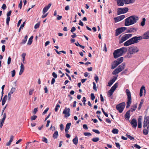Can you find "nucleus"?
<instances>
[{
    "label": "nucleus",
    "instance_id": "45",
    "mask_svg": "<svg viewBox=\"0 0 149 149\" xmlns=\"http://www.w3.org/2000/svg\"><path fill=\"white\" fill-rule=\"evenodd\" d=\"M91 99L92 100H94V99L95 98V97L93 93H91Z\"/></svg>",
    "mask_w": 149,
    "mask_h": 149
},
{
    "label": "nucleus",
    "instance_id": "1",
    "mask_svg": "<svg viewBox=\"0 0 149 149\" xmlns=\"http://www.w3.org/2000/svg\"><path fill=\"white\" fill-rule=\"evenodd\" d=\"M139 17L136 15H132L125 19V25L128 26L136 23L139 20Z\"/></svg>",
    "mask_w": 149,
    "mask_h": 149
},
{
    "label": "nucleus",
    "instance_id": "23",
    "mask_svg": "<svg viewBox=\"0 0 149 149\" xmlns=\"http://www.w3.org/2000/svg\"><path fill=\"white\" fill-rule=\"evenodd\" d=\"M141 119L139 117L138 119V128H140L141 127Z\"/></svg>",
    "mask_w": 149,
    "mask_h": 149
},
{
    "label": "nucleus",
    "instance_id": "63",
    "mask_svg": "<svg viewBox=\"0 0 149 149\" xmlns=\"http://www.w3.org/2000/svg\"><path fill=\"white\" fill-rule=\"evenodd\" d=\"M12 93H10L9 92L8 94V100H10L11 98V95Z\"/></svg>",
    "mask_w": 149,
    "mask_h": 149
},
{
    "label": "nucleus",
    "instance_id": "32",
    "mask_svg": "<svg viewBox=\"0 0 149 149\" xmlns=\"http://www.w3.org/2000/svg\"><path fill=\"white\" fill-rule=\"evenodd\" d=\"M146 19L145 18H143L142 19V21L141 23V25L142 26H143L145 24Z\"/></svg>",
    "mask_w": 149,
    "mask_h": 149
},
{
    "label": "nucleus",
    "instance_id": "3",
    "mask_svg": "<svg viewBox=\"0 0 149 149\" xmlns=\"http://www.w3.org/2000/svg\"><path fill=\"white\" fill-rule=\"evenodd\" d=\"M142 39L141 36H134L125 42L124 44L125 46H128L131 45L138 43L139 40Z\"/></svg>",
    "mask_w": 149,
    "mask_h": 149
},
{
    "label": "nucleus",
    "instance_id": "14",
    "mask_svg": "<svg viewBox=\"0 0 149 149\" xmlns=\"http://www.w3.org/2000/svg\"><path fill=\"white\" fill-rule=\"evenodd\" d=\"M6 113H3L2 119L0 120V127L1 128H2L3 124L5 121V119L6 118Z\"/></svg>",
    "mask_w": 149,
    "mask_h": 149
},
{
    "label": "nucleus",
    "instance_id": "4",
    "mask_svg": "<svg viewBox=\"0 0 149 149\" xmlns=\"http://www.w3.org/2000/svg\"><path fill=\"white\" fill-rule=\"evenodd\" d=\"M139 51V49L136 46H132L129 47L127 52V56L130 58L131 57V55L137 53Z\"/></svg>",
    "mask_w": 149,
    "mask_h": 149
},
{
    "label": "nucleus",
    "instance_id": "51",
    "mask_svg": "<svg viewBox=\"0 0 149 149\" xmlns=\"http://www.w3.org/2000/svg\"><path fill=\"white\" fill-rule=\"evenodd\" d=\"M60 105L58 104H57L56 105L55 108V111L56 112L58 110V108L59 107Z\"/></svg>",
    "mask_w": 149,
    "mask_h": 149
},
{
    "label": "nucleus",
    "instance_id": "54",
    "mask_svg": "<svg viewBox=\"0 0 149 149\" xmlns=\"http://www.w3.org/2000/svg\"><path fill=\"white\" fill-rule=\"evenodd\" d=\"M11 61V58L10 57H9L8 59L7 64L9 65L10 64Z\"/></svg>",
    "mask_w": 149,
    "mask_h": 149
},
{
    "label": "nucleus",
    "instance_id": "19",
    "mask_svg": "<svg viewBox=\"0 0 149 149\" xmlns=\"http://www.w3.org/2000/svg\"><path fill=\"white\" fill-rule=\"evenodd\" d=\"M137 29L134 27H131L127 30V32L133 33L134 32L136 31Z\"/></svg>",
    "mask_w": 149,
    "mask_h": 149
},
{
    "label": "nucleus",
    "instance_id": "5",
    "mask_svg": "<svg viewBox=\"0 0 149 149\" xmlns=\"http://www.w3.org/2000/svg\"><path fill=\"white\" fill-rule=\"evenodd\" d=\"M125 63H123L121 65H119L118 67L116 69L112 72L113 75L116 74L122 71L125 68Z\"/></svg>",
    "mask_w": 149,
    "mask_h": 149
},
{
    "label": "nucleus",
    "instance_id": "61",
    "mask_svg": "<svg viewBox=\"0 0 149 149\" xmlns=\"http://www.w3.org/2000/svg\"><path fill=\"white\" fill-rule=\"evenodd\" d=\"M142 104H143V102H140V104L139 105V107L138 108V110H139L140 109Z\"/></svg>",
    "mask_w": 149,
    "mask_h": 149
},
{
    "label": "nucleus",
    "instance_id": "44",
    "mask_svg": "<svg viewBox=\"0 0 149 149\" xmlns=\"http://www.w3.org/2000/svg\"><path fill=\"white\" fill-rule=\"evenodd\" d=\"M37 118V116L36 115H33L31 117V120H34Z\"/></svg>",
    "mask_w": 149,
    "mask_h": 149
},
{
    "label": "nucleus",
    "instance_id": "50",
    "mask_svg": "<svg viewBox=\"0 0 149 149\" xmlns=\"http://www.w3.org/2000/svg\"><path fill=\"white\" fill-rule=\"evenodd\" d=\"M84 134L85 136H91V134L89 132H84Z\"/></svg>",
    "mask_w": 149,
    "mask_h": 149
},
{
    "label": "nucleus",
    "instance_id": "13",
    "mask_svg": "<svg viewBox=\"0 0 149 149\" xmlns=\"http://www.w3.org/2000/svg\"><path fill=\"white\" fill-rule=\"evenodd\" d=\"M70 109L69 108L65 107L63 111V114H65V117L67 118L70 116Z\"/></svg>",
    "mask_w": 149,
    "mask_h": 149
},
{
    "label": "nucleus",
    "instance_id": "21",
    "mask_svg": "<svg viewBox=\"0 0 149 149\" xmlns=\"http://www.w3.org/2000/svg\"><path fill=\"white\" fill-rule=\"evenodd\" d=\"M143 38L145 39L149 38V30L144 34Z\"/></svg>",
    "mask_w": 149,
    "mask_h": 149
},
{
    "label": "nucleus",
    "instance_id": "6",
    "mask_svg": "<svg viewBox=\"0 0 149 149\" xmlns=\"http://www.w3.org/2000/svg\"><path fill=\"white\" fill-rule=\"evenodd\" d=\"M125 92L127 97V101L126 107L128 108L130 107L131 103V96L130 92L128 89H126Z\"/></svg>",
    "mask_w": 149,
    "mask_h": 149
},
{
    "label": "nucleus",
    "instance_id": "46",
    "mask_svg": "<svg viewBox=\"0 0 149 149\" xmlns=\"http://www.w3.org/2000/svg\"><path fill=\"white\" fill-rule=\"evenodd\" d=\"M34 91L33 89H30L29 92V95H31L33 93V92Z\"/></svg>",
    "mask_w": 149,
    "mask_h": 149
},
{
    "label": "nucleus",
    "instance_id": "17",
    "mask_svg": "<svg viewBox=\"0 0 149 149\" xmlns=\"http://www.w3.org/2000/svg\"><path fill=\"white\" fill-rule=\"evenodd\" d=\"M117 5L118 6H123L124 4V0H117Z\"/></svg>",
    "mask_w": 149,
    "mask_h": 149
},
{
    "label": "nucleus",
    "instance_id": "62",
    "mask_svg": "<svg viewBox=\"0 0 149 149\" xmlns=\"http://www.w3.org/2000/svg\"><path fill=\"white\" fill-rule=\"evenodd\" d=\"M116 145V147L119 148H120V145L118 143H115Z\"/></svg>",
    "mask_w": 149,
    "mask_h": 149
},
{
    "label": "nucleus",
    "instance_id": "34",
    "mask_svg": "<svg viewBox=\"0 0 149 149\" xmlns=\"http://www.w3.org/2000/svg\"><path fill=\"white\" fill-rule=\"evenodd\" d=\"M118 64H117L116 63H114V61L113 62V64L111 66V69H114L115 68H116L118 65Z\"/></svg>",
    "mask_w": 149,
    "mask_h": 149
},
{
    "label": "nucleus",
    "instance_id": "53",
    "mask_svg": "<svg viewBox=\"0 0 149 149\" xmlns=\"http://www.w3.org/2000/svg\"><path fill=\"white\" fill-rule=\"evenodd\" d=\"M92 131L93 132L98 134H100V132L98 130L93 129Z\"/></svg>",
    "mask_w": 149,
    "mask_h": 149
},
{
    "label": "nucleus",
    "instance_id": "26",
    "mask_svg": "<svg viewBox=\"0 0 149 149\" xmlns=\"http://www.w3.org/2000/svg\"><path fill=\"white\" fill-rule=\"evenodd\" d=\"M78 138L77 136H76L73 139L72 142L74 144L77 145L78 143Z\"/></svg>",
    "mask_w": 149,
    "mask_h": 149
},
{
    "label": "nucleus",
    "instance_id": "31",
    "mask_svg": "<svg viewBox=\"0 0 149 149\" xmlns=\"http://www.w3.org/2000/svg\"><path fill=\"white\" fill-rule=\"evenodd\" d=\"M148 130L147 128H145V129L143 130V133L145 135H147L148 134Z\"/></svg>",
    "mask_w": 149,
    "mask_h": 149
},
{
    "label": "nucleus",
    "instance_id": "47",
    "mask_svg": "<svg viewBox=\"0 0 149 149\" xmlns=\"http://www.w3.org/2000/svg\"><path fill=\"white\" fill-rule=\"evenodd\" d=\"M126 136L127 137H128L129 138L130 140H133L134 139V138L130 136V135L128 134H126Z\"/></svg>",
    "mask_w": 149,
    "mask_h": 149
},
{
    "label": "nucleus",
    "instance_id": "64",
    "mask_svg": "<svg viewBox=\"0 0 149 149\" xmlns=\"http://www.w3.org/2000/svg\"><path fill=\"white\" fill-rule=\"evenodd\" d=\"M83 127L84 129H88V127L86 125L84 124L83 125Z\"/></svg>",
    "mask_w": 149,
    "mask_h": 149
},
{
    "label": "nucleus",
    "instance_id": "38",
    "mask_svg": "<svg viewBox=\"0 0 149 149\" xmlns=\"http://www.w3.org/2000/svg\"><path fill=\"white\" fill-rule=\"evenodd\" d=\"M113 83L112 80H110L109 81L108 83V86H111Z\"/></svg>",
    "mask_w": 149,
    "mask_h": 149
},
{
    "label": "nucleus",
    "instance_id": "30",
    "mask_svg": "<svg viewBox=\"0 0 149 149\" xmlns=\"http://www.w3.org/2000/svg\"><path fill=\"white\" fill-rule=\"evenodd\" d=\"M58 136V133L57 131H56L54 132L53 134V136L54 139H56Z\"/></svg>",
    "mask_w": 149,
    "mask_h": 149
},
{
    "label": "nucleus",
    "instance_id": "58",
    "mask_svg": "<svg viewBox=\"0 0 149 149\" xmlns=\"http://www.w3.org/2000/svg\"><path fill=\"white\" fill-rule=\"evenodd\" d=\"M94 79H95V81L96 82V83H97V81L98 80L99 78H98L97 76L96 75L95 76V77H94Z\"/></svg>",
    "mask_w": 149,
    "mask_h": 149
},
{
    "label": "nucleus",
    "instance_id": "24",
    "mask_svg": "<svg viewBox=\"0 0 149 149\" xmlns=\"http://www.w3.org/2000/svg\"><path fill=\"white\" fill-rule=\"evenodd\" d=\"M13 138L14 136L13 135L11 136L10 140L8 142H7L6 143V145L8 146H10L11 144V143L13 141Z\"/></svg>",
    "mask_w": 149,
    "mask_h": 149
},
{
    "label": "nucleus",
    "instance_id": "28",
    "mask_svg": "<svg viewBox=\"0 0 149 149\" xmlns=\"http://www.w3.org/2000/svg\"><path fill=\"white\" fill-rule=\"evenodd\" d=\"M28 38V36L26 35L24 39H23L22 40V42L21 43V44H24L26 43V42Z\"/></svg>",
    "mask_w": 149,
    "mask_h": 149
},
{
    "label": "nucleus",
    "instance_id": "52",
    "mask_svg": "<svg viewBox=\"0 0 149 149\" xmlns=\"http://www.w3.org/2000/svg\"><path fill=\"white\" fill-rule=\"evenodd\" d=\"M12 77H14L15 74V70H13L11 71Z\"/></svg>",
    "mask_w": 149,
    "mask_h": 149
},
{
    "label": "nucleus",
    "instance_id": "36",
    "mask_svg": "<svg viewBox=\"0 0 149 149\" xmlns=\"http://www.w3.org/2000/svg\"><path fill=\"white\" fill-rule=\"evenodd\" d=\"M99 140V138L98 137L94 138L92 139V141L94 142H97Z\"/></svg>",
    "mask_w": 149,
    "mask_h": 149
},
{
    "label": "nucleus",
    "instance_id": "37",
    "mask_svg": "<svg viewBox=\"0 0 149 149\" xmlns=\"http://www.w3.org/2000/svg\"><path fill=\"white\" fill-rule=\"evenodd\" d=\"M24 67L22 63H21L20 70L24 71Z\"/></svg>",
    "mask_w": 149,
    "mask_h": 149
},
{
    "label": "nucleus",
    "instance_id": "41",
    "mask_svg": "<svg viewBox=\"0 0 149 149\" xmlns=\"http://www.w3.org/2000/svg\"><path fill=\"white\" fill-rule=\"evenodd\" d=\"M42 141L46 143H48L47 139L45 137H43L42 138Z\"/></svg>",
    "mask_w": 149,
    "mask_h": 149
},
{
    "label": "nucleus",
    "instance_id": "29",
    "mask_svg": "<svg viewBox=\"0 0 149 149\" xmlns=\"http://www.w3.org/2000/svg\"><path fill=\"white\" fill-rule=\"evenodd\" d=\"M137 104H135L132 106V107L130 111L133 112L137 108Z\"/></svg>",
    "mask_w": 149,
    "mask_h": 149
},
{
    "label": "nucleus",
    "instance_id": "25",
    "mask_svg": "<svg viewBox=\"0 0 149 149\" xmlns=\"http://www.w3.org/2000/svg\"><path fill=\"white\" fill-rule=\"evenodd\" d=\"M130 111H127L125 115V119L128 120L130 117Z\"/></svg>",
    "mask_w": 149,
    "mask_h": 149
},
{
    "label": "nucleus",
    "instance_id": "20",
    "mask_svg": "<svg viewBox=\"0 0 149 149\" xmlns=\"http://www.w3.org/2000/svg\"><path fill=\"white\" fill-rule=\"evenodd\" d=\"M143 90L144 91V93L146 92V90L145 86H142L140 89L139 95L140 97L143 95Z\"/></svg>",
    "mask_w": 149,
    "mask_h": 149
},
{
    "label": "nucleus",
    "instance_id": "60",
    "mask_svg": "<svg viewBox=\"0 0 149 149\" xmlns=\"http://www.w3.org/2000/svg\"><path fill=\"white\" fill-rule=\"evenodd\" d=\"M6 8V5L5 4H3L1 7V8L3 10H5Z\"/></svg>",
    "mask_w": 149,
    "mask_h": 149
},
{
    "label": "nucleus",
    "instance_id": "48",
    "mask_svg": "<svg viewBox=\"0 0 149 149\" xmlns=\"http://www.w3.org/2000/svg\"><path fill=\"white\" fill-rule=\"evenodd\" d=\"M119 17L120 18V19L121 20L123 19H124L125 17V15H122L120 16H119Z\"/></svg>",
    "mask_w": 149,
    "mask_h": 149
},
{
    "label": "nucleus",
    "instance_id": "8",
    "mask_svg": "<svg viewBox=\"0 0 149 149\" xmlns=\"http://www.w3.org/2000/svg\"><path fill=\"white\" fill-rule=\"evenodd\" d=\"M128 10V8L127 7H125L123 8H118L117 9V14L118 15L126 13Z\"/></svg>",
    "mask_w": 149,
    "mask_h": 149
},
{
    "label": "nucleus",
    "instance_id": "33",
    "mask_svg": "<svg viewBox=\"0 0 149 149\" xmlns=\"http://www.w3.org/2000/svg\"><path fill=\"white\" fill-rule=\"evenodd\" d=\"M118 130L117 129H113L112 131V133L114 134H118Z\"/></svg>",
    "mask_w": 149,
    "mask_h": 149
},
{
    "label": "nucleus",
    "instance_id": "12",
    "mask_svg": "<svg viewBox=\"0 0 149 149\" xmlns=\"http://www.w3.org/2000/svg\"><path fill=\"white\" fill-rule=\"evenodd\" d=\"M118 86V83H116L111 88V89L108 91V94L110 95V96L112 95L116 88Z\"/></svg>",
    "mask_w": 149,
    "mask_h": 149
},
{
    "label": "nucleus",
    "instance_id": "27",
    "mask_svg": "<svg viewBox=\"0 0 149 149\" xmlns=\"http://www.w3.org/2000/svg\"><path fill=\"white\" fill-rule=\"evenodd\" d=\"M33 36H31L30 38H29L28 40V42H27V44L28 45H31L32 42V40L33 38Z\"/></svg>",
    "mask_w": 149,
    "mask_h": 149
},
{
    "label": "nucleus",
    "instance_id": "49",
    "mask_svg": "<svg viewBox=\"0 0 149 149\" xmlns=\"http://www.w3.org/2000/svg\"><path fill=\"white\" fill-rule=\"evenodd\" d=\"M134 146L136 148H137L138 149H140L141 148V147L139 145L137 144H135L134 145Z\"/></svg>",
    "mask_w": 149,
    "mask_h": 149
},
{
    "label": "nucleus",
    "instance_id": "43",
    "mask_svg": "<svg viewBox=\"0 0 149 149\" xmlns=\"http://www.w3.org/2000/svg\"><path fill=\"white\" fill-rule=\"evenodd\" d=\"M10 17H7L6 18V24L7 25H8L9 22L10 20Z\"/></svg>",
    "mask_w": 149,
    "mask_h": 149
},
{
    "label": "nucleus",
    "instance_id": "16",
    "mask_svg": "<svg viewBox=\"0 0 149 149\" xmlns=\"http://www.w3.org/2000/svg\"><path fill=\"white\" fill-rule=\"evenodd\" d=\"M51 3H50L49 4H48L47 6L45 7L44 8L42 11V13L43 14H45V13L49 9V8L51 6Z\"/></svg>",
    "mask_w": 149,
    "mask_h": 149
},
{
    "label": "nucleus",
    "instance_id": "15",
    "mask_svg": "<svg viewBox=\"0 0 149 149\" xmlns=\"http://www.w3.org/2000/svg\"><path fill=\"white\" fill-rule=\"evenodd\" d=\"M131 124L133 127L136 128L137 125V123L136 120L134 118L132 119L131 122Z\"/></svg>",
    "mask_w": 149,
    "mask_h": 149
},
{
    "label": "nucleus",
    "instance_id": "9",
    "mask_svg": "<svg viewBox=\"0 0 149 149\" xmlns=\"http://www.w3.org/2000/svg\"><path fill=\"white\" fill-rule=\"evenodd\" d=\"M132 34L129 33L125 34L122 36L121 38V39L120 41V43H122L123 42L128 39L132 37Z\"/></svg>",
    "mask_w": 149,
    "mask_h": 149
},
{
    "label": "nucleus",
    "instance_id": "10",
    "mask_svg": "<svg viewBox=\"0 0 149 149\" xmlns=\"http://www.w3.org/2000/svg\"><path fill=\"white\" fill-rule=\"evenodd\" d=\"M127 29V28L125 27H121L118 28L116 30V32L115 36H117L119 35L122 33L126 30Z\"/></svg>",
    "mask_w": 149,
    "mask_h": 149
},
{
    "label": "nucleus",
    "instance_id": "55",
    "mask_svg": "<svg viewBox=\"0 0 149 149\" xmlns=\"http://www.w3.org/2000/svg\"><path fill=\"white\" fill-rule=\"evenodd\" d=\"M53 76L55 78H56L57 77V75L55 72H53L52 74Z\"/></svg>",
    "mask_w": 149,
    "mask_h": 149
},
{
    "label": "nucleus",
    "instance_id": "40",
    "mask_svg": "<svg viewBox=\"0 0 149 149\" xmlns=\"http://www.w3.org/2000/svg\"><path fill=\"white\" fill-rule=\"evenodd\" d=\"M71 125V123H68L66 126L65 128L69 129L70 128V127Z\"/></svg>",
    "mask_w": 149,
    "mask_h": 149
},
{
    "label": "nucleus",
    "instance_id": "57",
    "mask_svg": "<svg viewBox=\"0 0 149 149\" xmlns=\"http://www.w3.org/2000/svg\"><path fill=\"white\" fill-rule=\"evenodd\" d=\"M76 29L73 26V27H72V28H71V30H70L71 32L72 33H73V32H74L75 31V30H76Z\"/></svg>",
    "mask_w": 149,
    "mask_h": 149
},
{
    "label": "nucleus",
    "instance_id": "35",
    "mask_svg": "<svg viewBox=\"0 0 149 149\" xmlns=\"http://www.w3.org/2000/svg\"><path fill=\"white\" fill-rule=\"evenodd\" d=\"M16 88L14 87H12L10 91L9 92L10 93L13 94L15 91Z\"/></svg>",
    "mask_w": 149,
    "mask_h": 149
},
{
    "label": "nucleus",
    "instance_id": "59",
    "mask_svg": "<svg viewBox=\"0 0 149 149\" xmlns=\"http://www.w3.org/2000/svg\"><path fill=\"white\" fill-rule=\"evenodd\" d=\"M49 109V108H47L42 113V114L44 115L48 111Z\"/></svg>",
    "mask_w": 149,
    "mask_h": 149
},
{
    "label": "nucleus",
    "instance_id": "39",
    "mask_svg": "<svg viewBox=\"0 0 149 149\" xmlns=\"http://www.w3.org/2000/svg\"><path fill=\"white\" fill-rule=\"evenodd\" d=\"M7 98H8L7 95H5L2 99V101L6 102L7 100Z\"/></svg>",
    "mask_w": 149,
    "mask_h": 149
},
{
    "label": "nucleus",
    "instance_id": "18",
    "mask_svg": "<svg viewBox=\"0 0 149 149\" xmlns=\"http://www.w3.org/2000/svg\"><path fill=\"white\" fill-rule=\"evenodd\" d=\"M123 58L121 57L118 58L116 61H114V63H116L118 65H119L123 61Z\"/></svg>",
    "mask_w": 149,
    "mask_h": 149
},
{
    "label": "nucleus",
    "instance_id": "22",
    "mask_svg": "<svg viewBox=\"0 0 149 149\" xmlns=\"http://www.w3.org/2000/svg\"><path fill=\"white\" fill-rule=\"evenodd\" d=\"M124 3L126 4H128L134 3L135 0H124Z\"/></svg>",
    "mask_w": 149,
    "mask_h": 149
},
{
    "label": "nucleus",
    "instance_id": "56",
    "mask_svg": "<svg viewBox=\"0 0 149 149\" xmlns=\"http://www.w3.org/2000/svg\"><path fill=\"white\" fill-rule=\"evenodd\" d=\"M40 26V24L39 23H37L34 26V28L36 29L39 28Z\"/></svg>",
    "mask_w": 149,
    "mask_h": 149
},
{
    "label": "nucleus",
    "instance_id": "11",
    "mask_svg": "<svg viewBox=\"0 0 149 149\" xmlns=\"http://www.w3.org/2000/svg\"><path fill=\"white\" fill-rule=\"evenodd\" d=\"M143 127L144 128L147 127V128L149 130V117H147L145 118L143 122Z\"/></svg>",
    "mask_w": 149,
    "mask_h": 149
},
{
    "label": "nucleus",
    "instance_id": "42",
    "mask_svg": "<svg viewBox=\"0 0 149 149\" xmlns=\"http://www.w3.org/2000/svg\"><path fill=\"white\" fill-rule=\"evenodd\" d=\"M114 19L116 22H117L120 21L119 16L114 18Z\"/></svg>",
    "mask_w": 149,
    "mask_h": 149
},
{
    "label": "nucleus",
    "instance_id": "2",
    "mask_svg": "<svg viewBox=\"0 0 149 149\" xmlns=\"http://www.w3.org/2000/svg\"><path fill=\"white\" fill-rule=\"evenodd\" d=\"M127 51V49L126 47H123L115 50L113 53L114 57L115 58H117L126 53Z\"/></svg>",
    "mask_w": 149,
    "mask_h": 149
},
{
    "label": "nucleus",
    "instance_id": "7",
    "mask_svg": "<svg viewBox=\"0 0 149 149\" xmlns=\"http://www.w3.org/2000/svg\"><path fill=\"white\" fill-rule=\"evenodd\" d=\"M125 106V103L123 102L116 105V108L120 113H121L123 111Z\"/></svg>",
    "mask_w": 149,
    "mask_h": 149
}]
</instances>
